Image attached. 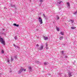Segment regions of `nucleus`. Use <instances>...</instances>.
Instances as JSON below:
<instances>
[{
  "label": "nucleus",
  "instance_id": "nucleus-16",
  "mask_svg": "<svg viewBox=\"0 0 77 77\" xmlns=\"http://www.w3.org/2000/svg\"><path fill=\"white\" fill-rule=\"evenodd\" d=\"M72 75H71V73H70L69 74V77H71V76H72Z\"/></svg>",
  "mask_w": 77,
  "mask_h": 77
},
{
  "label": "nucleus",
  "instance_id": "nucleus-26",
  "mask_svg": "<svg viewBox=\"0 0 77 77\" xmlns=\"http://www.w3.org/2000/svg\"><path fill=\"white\" fill-rule=\"evenodd\" d=\"M77 13V10L76 11V12H75L74 13V14H76Z\"/></svg>",
  "mask_w": 77,
  "mask_h": 77
},
{
  "label": "nucleus",
  "instance_id": "nucleus-10",
  "mask_svg": "<svg viewBox=\"0 0 77 77\" xmlns=\"http://www.w3.org/2000/svg\"><path fill=\"white\" fill-rule=\"evenodd\" d=\"M1 52L2 53V54H4V53H5V51H4L3 50H2Z\"/></svg>",
  "mask_w": 77,
  "mask_h": 77
},
{
  "label": "nucleus",
  "instance_id": "nucleus-21",
  "mask_svg": "<svg viewBox=\"0 0 77 77\" xmlns=\"http://www.w3.org/2000/svg\"><path fill=\"white\" fill-rule=\"evenodd\" d=\"M11 61H13V59H12V58H11Z\"/></svg>",
  "mask_w": 77,
  "mask_h": 77
},
{
  "label": "nucleus",
  "instance_id": "nucleus-17",
  "mask_svg": "<svg viewBox=\"0 0 77 77\" xmlns=\"http://www.w3.org/2000/svg\"><path fill=\"white\" fill-rule=\"evenodd\" d=\"M70 21L72 23H73V22H74V20H71Z\"/></svg>",
  "mask_w": 77,
  "mask_h": 77
},
{
  "label": "nucleus",
  "instance_id": "nucleus-27",
  "mask_svg": "<svg viewBox=\"0 0 77 77\" xmlns=\"http://www.w3.org/2000/svg\"><path fill=\"white\" fill-rule=\"evenodd\" d=\"M17 48H20V47L19 46H17Z\"/></svg>",
  "mask_w": 77,
  "mask_h": 77
},
{
  "label": "nucleus",
  "instance_id": "nucleus-12",
  "mask_svg": "<svg viewBox=\"0 0 77 77\" xmlns=\"http://www.w3.org/2000/svg\"><path fill=\"white\" fill-rule=\"evenodd\" d=\"M63 39V36H60V40H62Z\"/></svg>",
  "mask_w": 77,
  "mask_h": 77
},
{
  "label": "nucleus",
  "instance_id": "nucleus-1",
  "mask_svg": "<svg viewBox=\"0 0 77 77\" xmlns=\"http://www.w3.org/2000/svg\"><path fill=\"white\" fill-rule=\"evenodd\" d=\"M0 42L3 45H6V43H5V41L4 40V39L3 38H0Z\"/></svg>",
  "mask_w": 77,
  "mask_h": 77
},
{
  "label": "nucleus",
  "instance_id": "nucleus-6",
  "mask_svg": "<svg viewBox=\"0 0 77 77\" xmlns=\"http://www.w3.org/2000/svg\"><path fill=\"white\" fill-rule=\"evenodd\" d=\"M66 4L67 6H68V7H69H69H70V5H69V3L68 2H67Z\"/></svg>",
  "mask_w": 77,
  "mask_h": 77
},
{
  "label": "nucleus",
  "instance_id": "nucleus-11",
  "mask_svg": "<svg viewBox=\"0 0 77 77\" xmlns=\"http://www.w3.org/2000/svg\"><path fill=\"white\" fill-rule=\"evenodd\" d=\"M48 64H49L48 63H47V62H45L44 63V65H48Z\"/></svg>",
  "mask_w": 77,
  "mask_h": 77
},
{
  "label": "nucleus",
  "instance_id": "nucleus-30",
  "mask_svg": "<svg viewBox=\"0 0 77 77\" xmlns=\"http://www.w3.org/2000/svg\"><path fill=\"white\" fill-rule=\"evenodd\" d=\"M0 38H1V36H0Z\"/></svg>",
  "mask_w": 77,
  "mask_h": 77
},
{
  "label": "nucleus",
  "instance_id": "nucleus-15",
  "mask_svg": "<svg viewBox=\"0 0 77 77\" xmlns=\"http://www.w3.org/2000/svg\"><path fill=\"white\" fill-rule=\"evenodd\" d=\"M29 69L30 71H31L32 70V67H29Z\"/></svg>",
  "mask_w": 77,
  "mask_h": 77
},
{
  "label": "nucleus",
  "instance_id": "nucleus-8",
  "mask_svg": "<svg viewBox=\"0 0 77 77\" xmlns=\"http://www.w3.org/2000/svg\"><path fill=\"white\" fill-rule=\"evenodd\" d=\"M56 29L58 31V32H59V31L60 30V28H56Z\"/></svg>",
  "mask_w": 77,
  "mask_h": 77
},
{
  "label": "nucleus",
  "instance_id": "nucleus-18",
  "mask_svg": "<svg viewBox=\"0 0 77 77\" xmlns=\"http://www.w3.org/2000/svg\"><path fill=\"white\" fill-rule=\"evenodd\" d=\"M71 29H75V28H74V27H71Z\"/></svg>",
  "mask_w": 77,
  "mask_h": 77
},
{
  "label": "nucleus",
  "instance_id": "nucleus-7",
  "mask_svg": "<svg viewBox=\"0 0 77 77\" xmlns=\"http://www.w3.org/2000/svg\"><path fill=\"white\" fill-rule=\"evenodd\" d=\"M44 39L45 40H47V39H48V37H44Z\"/></svg>",
  "mask_w": 77,
  "mask_h": 77
},
{
  "label": "nucleus",
  "instance_id": "nucleus-13",
  "mask_svg": "<svg viewBox=\"0 0 77 77\" xmlns=\"http://www.w3.org/2000/svg\"><path fill=\"white\" fill-rule=\"evenodd\" d=\"M61 53L62 54H63V53H64V51H62Z\"/></svg>",
  "mask_w": 77,
  "mask_h": 77
},
{
  "label": "nucleus",
  "instance_id": "nucleus-2",
  "mask_svg": "<svg viewBox=\"0 0 77 77\" xmlns=\"http://www.w3.org/2000/svg\"><path fill=\"white\" fill-rule=\"evenodd\" d=\"M26 70V69H20L19 71V73H21V72H22L23 71L24 72H25Z\"/></svg>",
  "mask_w": 77,
  "mask_h": 77
},
{
  "label": "nucleus",
  "instance_id": "nucleus-5",
  "mask_svg": "<svg viewBox=\"0 0 77 77\" xmlns=\"http://www.w3.org/2000/svg\"><path fill=\"white\" fill-rule=\"evenodd\" d=\"M13 25L14 26H16V27H18L19 26V24L17 25L16 23H14Z\"/></svg>",
  "mask_w": 77,
  "mask_h": 77
},
{
  "label": "nucleus",
  "instance_id": "nucleus-25",
  "mask_svg": "<svg viewBox=\"0 0 77 77\" xmlns=\"http://www.w3.org/2000/svg\"><path fill=\"white\" fill-rule=\"evenodd\" d=\"M62 45H63V46H65V44H63Z\"/></svg>",
  "mask_w": 77,
  "mask_h": 77
},
{
  "label": "nucleus",
  "instance_id": "nucleus-24",
  "mask_svg": "<svg viewBox=\"0 0 77 77\" xmlns=\"http://www.w3.org/2000/svg\"><path fill=\"white\" fill-rule=\"evenodd\" d=\"M43 2V1H42V0L40 1V2Z\"/></svg>",
  "mask_w": 77,
  "mask_h": 77
},
{
  "label": "nucleus",
  "instance_id": "nucleus-14",
  "mask_svg": "<svg viewBox=\"0 0 77 77\" xmlns=\"http://www.w3.org/2000/svg\"><path fill=\"white\" fill-rule=\"evenodd\" d=\"M56 18L57 20H59V17L58 16H57Z\"/></svg>",
  "mask_w": 77,
  "mask_h": 77
},
{
  "label": "nucleus",
  "instance_id": "nucleus-9",
  "mask_svg": "<svg viewBox=\"0 0 77 77\" xmlns=\"http://www.w3.org/2000/svg\"><path fill=\"white\" fill-rule=\"evenodd\" d=\"M61 35H64V33H63V32H61L60 33Z\"/></svg>",
  "mask_w": 77,
  "mask_h": 77
},
{
  "label": "nucleus",
  "instance_id": "nucleus-4",
  "mask_svg": "<svg viewBox=\"0 0 77 77\" xmlns=\"http://www.w3.org/2000/svg\"><path fill=\"white\" fill-rule=\"evenodd\" d=\"M44 48V47H43V46L42 45L40 46V47L39 48H38V50H42Z\"/></svg>",
  "mask_w": 77,
  "mask_h": 77
},
{
  "label": "nucleus",
  "instance_id": "nucleus-19",
  "mask_svg": "<svg viewBox=\"0 0 77 77\" xmlns=\"http://www.w3.org/2000/svg\"><path fill=\"white\" fill-rule=\"evenodd\" d=\"M62 3V2H58V4H60V3Z\"/></svg>",
  "mask_w": 77,
  "mask_h": 77
},
{
  "label": "nucleus",
  "instance_id": "nucleus-22",
  "mask_svg": "<svg viewBox=\"0 0 77 77\" xmlns=\"http://www.w3.org/2000/svg\"><path fill=\"white\" fill-rule=\"evenodd\" d=\"M7 61L8 63H9V59H8Z\"/></svg>",
  "mask_w": 77,
  "mask_h": 77
},
{
  "label": "nucleus",
  "instance_id": "nucleus-20",
  "mask_svg": "<svg viewBox=\"0 0 77 77\" xmlns=\"http://www.w3.org/2000/svg\"><path fill=\"white\" fill-rule=\"evenodd\" d=\"M15 39H17V36H15Z\"/></svg>",
  "mask_w": 77,
  "mask_h": 77
},
{
  "label": "nucleus",
  "instance_id": "nucleus-3",
  "mask_svg": "<svg viewBox=\"0 0 77 77\" xmlns=\"http://www.w3.org/2000/svg\"><path fill=\"white\" fill-rule=\"evenodd\" d=\"M39 20H39V22L40 23V24H42L43 23V22H42V19H41V18L39 17L38 18Z\"/></svg>",
  "mask_w": 77,
  "mask_h": 77
},
{
  "label": "nucleus",
  "instance_id": "nucleus-29",
  "mask_svg": "<svg viewBox=\"0 0 77 77\" xmlns=\"http://www.w3.org/2000/svg\"><path fill=\"white\" fill-rule=\"evenodd\" d=\"M43 16H45V14H43Z\"/></svg>",
  "mask_w": 77,
  "mask_h": 77
},
{
  "label": "nucleus",
  "instance_id": "nucleus-23",
  "mask_svg": "<svg viewBox=\"0 0 77 77\" xmlns=\"http://www.w3.org/2000/svg\"><path fill=\"white\" fill-rule=\"evenodd\" d=\"M36 46H37V47H39V45H38V44H37L36 45Z\"/></svg>",
  "mask_w": 77,
  "mask_h": 77
},
{
  "label": "nucleus",
  "instance_id": "nucleus-28",
  "mask_svg": "<svg viewBox=\"0 0 77 77\" xmlns=\"http://www.w3.org/2000/svg\"><path fill=\"white\" fill-rule=\"evenodd\" d=\"M14 58H15V59H17V57H15Z\"/></svg>",
  "mask_w": 77,
  "mask_h": 77
}]
</instances>
